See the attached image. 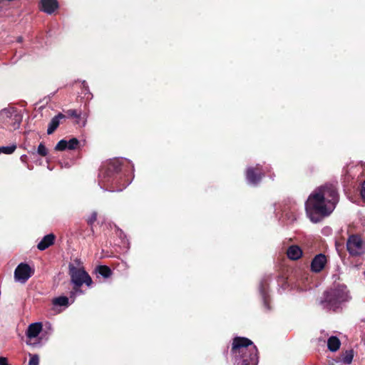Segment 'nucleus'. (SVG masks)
I'll return each mask as SVG.
<instances>
[{"mask_svg": "<svg viewBox=\"0 0 365 365\" xmlns=\"http://www.w3.org/2000/svg\"><path fill=\"white\" fill-rule=\"evenodd\" d=\"M42 330V324L41 322H35L31 324L26 330V335L27 337L26 344L33 347L40 345L39 341H36V338Z\"/></svg>", "mask_w": 365, "mask_h": 365, "instance_id": "9", "label": "nucleus"}, {"mask_svg": "<svg viewBox=\"0 0 365 365\" xmlns=\"http://www.w3.org/2000/svg\"><path fill=\"white\" fill-rule=\"evenodd\" d=\"M341 346V341L336 336H331L327 341V347L330 351H336Z\"/></svg>", "mask_w": 365, "mask_h": 365, "instance_id": "17", "label": "nucleus"}, {"mask_svg": "<svg viewBox=\"0 0 365 365\" xmlns=\"http://www.w3.org/2000/svg\"><path fill=\"white\" fill-rule=\"evenodd\" d=\"M346 247L351 255H360L365 252V245L360 237L351 235L349 237Z\"/></svg>", "mask_w": 365, "mask_h": 365, "instance_id": "8", "label": "nucleus"}, {"mask_svg": "<svg viewBox=\"0 0 365 365\" xmlns=\"http://www.w3.org/2000/svg\"><path fill=\"white\" fill-rule=\"evenodd\" d=\"M58 6L57 0H41L39 2V9L47 14H52Z\"/></svg>", "mask_w": 365, "mask_h": 365, "instance_id": "12", "label": "nucleus"}, {"mask_svg": "<svg viewBox=\"0 0 365 365\" xmlns=\"http://www.w3.org/2000/svg\"><path fill=\"white\" fill-rule=\"evenodd\" d=\"M305 210L312 222L317 223L319 221V187H317L309 196L305 203Z\"/></svg>", "mask_w": 365, "mask_h": 365, "instance_id": "5", "label": "nucleus"}, {"mask_svg": "<svg viewBox=\"0 0 365 365\" xmlns=\"http://www.w3.org/2000/svg\"><path fill=\"white\" fill-rule=\"evenodd\" d=\"M54 306L68 307L69 305V299L67 297L61 296L56 297L52 300Z\"/></svg>", "mask_w": 365, "mask_h": 365, "instance_id": "18", "label": "nucleus"}, {"mask_svg": "<svg viewBox=\"0 0 365 365\" xmlns=\"http://www.w3.org/2000/svg\"><path fill=\"white\" fill-rule=\"evenodd\" d=\"M351 297L344 285H340L324 293V301L323 302L329 309L336 310L343 303L349 302Z\"/></svg>", "mask_w": 365, "mask_h": 365, "instance_id": "4", "label": "nucleus"}, {"mask_svg": "<svg viewBox=\"0 0 365 365\" xmlns=\"http://www.w3.org/2000/svg\"><path fill=\"white\" fill-rule=\"evenodd\" d=\"M354 358V351L352 349L346 350L341 355V361L346 364H350Z\"/></svg>", "mask_w": 365, "mask_h": 365, "instance_id": "20", "label": "nucleus"}, {"mask_svg": "<svg viewBox=\"0 0 365 365\" xmlns=\"http://www.w3.org/2000/svg\"><path fill=\"white\" fill-rule=\"evenodd\" d=\"M39 358L38 355H31V358L29 362V365H38Z\"/></svg>", "mask_w": 365, "mask_h": 365, "instance_id": "26", "label": "nucleus"}, {"mask_svg": "<svg viewBox=\"0 0 365 365\" xmlns=\"http://www.w3.org/2000/svg\"><path fill=\"white\" fill-rule=\"evenodd\" d=\"M64 117V115L62 113H58L51 120L47 129V133L48 135L52 134L56 130L60 124V120L63 119Z\"/></svg>", "mask_w": 365, "mask_h": 365, "instance_id": "16", "label": "nucleus"}, {"mask_svg": "<svg viewBox=\"0 0 365 365\" xmlns=\"http://www.w3.org/2000/svg\"><path fill=\"white\" fill-rule=\"evenodd\" d=\"M261 167L257 165L255 168L249 167L246 172V179L249 184L257 185L261 180L264 173L260 172Z\"/></svg>", "mask_w": 365, "mask_h": 365, "instance_id": "10", "label": "nucleus"}, {"mask_svg": "<svg viewBox=\"0 0 365 365\" xmlns=\"http://www.w3.org/2000/svg\"><path fill=\"white\" fill-rule=\"evenodd\" d=\"M361 197L365 200V181L363 182L361 185Z\"/></svg>", "mask_w": 365, "mask_h": 365, "instance_id": "31", "label": "nucleus"}, {"mask_svg": "<svg viewBox=\"0 0 365 365\" xmlns=\"http://www.w3.org/2000/svg\"><path fill=\"white\" fill-rule=\"evenodd\" d=\"M16 148V145L14 144L9 145V146L0 147V154L1 153H4V154H7V155L11 154L15 151Z\"/></svg>", "mask_w": 365, "mask_h": 365, "instance_id": "22", "label": "nucleus"}, {"mask_svg": "<svg viewBox=\"0 0 365 365\" xmlns=\"http://www.w3.org/2000/svg\"><path fill=\"white\" fill-rule=\"evenodd\" d=\"M97 219V213L96 212H93L91 213L90 217L87 220V222L88 225H92Z\"/></svg>", "mask_w": 365, "mask_h": 365, "instance_id": "27", "label": "nucleus"}, {"mask_svg": "<svg viewBox=\"0 0 365 365\" xmlns=\"http://www.w3.org/2000/svg\"><path fill=\"white\" fill-rule=\"evenodd\" d=\"M322 232H323L324 235L328 236V235H329L331 233V229L329 227H325L322 230Z\"/></svg>", "mask_w": 365, "mask_h": 365, "instance_id": "29", "label": "nucleus"}, {"mask_svg": "<svg viewBox=\"0 0 365 365\" xmlns=\"http://www.w3.org/2000/svg\"><path fill=\"white\" fill-rule=\"evenodd\" d=\"M78 145L79 140L76 138H73L69 140L62 139L56 144L55 150L58 151H63L66 149L72 150L78 148Z\"/></svg>", "mask_w": 365, "mask_h": 365, "instance_id": "11", "label": "nucleus"}, {"mask_svg": "<svg viewBox=\"0 0 365 365\" xmlns=\"http://www.w3.org/2000/svg\"><path fill=\"white\" fill-rule=\"evenodd\" d=\"M83 292L81 289V287H76L74 286L73 290L71 292L70 297L72 298V302H74L75 297L76 294H81Z\"/></svg>", "mask_w": 365, "mask_h": 365, "instance_id": "24", "label": "nucleus"}, {"mask_svg": "<svg viewBox=\"0 0 365 365\" xmlns=\"http://www.w3.org/2000/svg\"><path fill=\"white\" fill-rule=\"evenodd\" d=\"M302 249L296 245L289 246L287 250V257L291 260H298L302 257Z\"/></svg>", "mask_w": 365, "mask_h": 365, "instance_id": "14", "label": "nucleus"}, {"mask_svg": "<svg viewBox=\"0 0 365 365\" xmlns=\"http://www.w3.org/2000/svg\"><path fill=\"white\" fill-rule=\"evenodd\" d=\"M68 269L71 282L74 286L81 287L83 284L88 287L91 285L92 279L83 268H78L73 264H69Z\"/></svg>", "mask_w": 365, "mask_h": 365, "instance_id": "6", "label": "nucleus"}, {"mask_svg": "<svg viewBox=\"0 0 365 365\" xmlns=\"http://www.w3.org/2000/svg\"><path fill=\"white\" fill-rule=\"evenodd\" d=\"M339 195L335 183L321 186V218L329 216L335 209Z\"/></svg>", "mask_w": 365, "mask_h": 365, "instance_id": "3", "label": "nucleus"}, {"mask_svg": "<svg viewBox=\"0 0 365 365\" xmlns=\"http://www.w3.org/2000/svg\"><path fill=\"white\" fill-rule=\"evenodd\" d=\"M83 86L84 88L87 87L86 83L85 81L83 82Z\"/></svg>", "mask_w": 365, "mask_h": 365, "instance_id": "33", "label": "nucleus"}, {"mask_svg": "<svg viewBox=\"0 0 365 365\" xmlns=\"http://www.w3.org/2000/svg\"><path fill=\"white\" fill-rule=\"evenodd\" d=\"M34 274V269L25 262H21L15 269L14 279L21 284L26 283Z\"/></svg>", "mask_w": 365, "mask_h": 365, "instance_id": "7", "label": "nucleus"}, {"mask_svg": "<svg viewBox=\"0 0 365 365\" xmlns=\"http://www.w3.org/2000/svg\"><path fill=\"white\" fill-rule=\"evenodd\" d=\"M232 352L235 365H257V349L253 342L245 337H235Z\"/></svg>", "mask_w": 365, "mask_h": 365, "instance_id": "2", "label": "nucleus"}, {"mask_svg": "<svg viewBox=\"0 0 365 365\" xmlns=\"http://www.w3.org/2000/svg\"><path fill=\"white\" fill-rule=\"evenodd\" d=\"M55 236L53 234H48L43 237L38 242L37 247L39 250H45L54 242Z\"/></svg>", "mask_w": 365, "mask_h": 365, "instance_id": "15", "label": "nucleus"}, {"mask_svg": "<svg viewBox=\"0 0 365 365\" xmlns=\"http://www.w3.org/2000/svg\"><path fill=\"white\" fill-rule=\"evenodd\" d=\"M311 269L312 272H319V254L316 255L314 257L311 264Z\"/></svg>", "mask_w": 365, "mask_h": 365, "instance_id": "21", "label": "nucleus"}, {"mask_svg": "<svg viewBox=\"0 0 365 365\" xmlns=\"http://www.w3.org/2000/svg\"><path fill=\"white\" fill-rule=\"evenodd\" d=\"M0 365H9L8 364V359L6 357L0 356Z\"/></svg>", "mask_w": 365, "mask_h": 365, "instance_id": "30", "label": "nucleus"}, {"mask_svg": "<svg viewBox=\"0 0 365 365\" xmlns=\"http://www.w3.org/2000/svg\"><path fill=\"white\" fill-rule=\"evenodd\" d=\"M96 272L104 278L109 277L111 274V269L106 265H100L96 268Z\"/></svg>", "mask_w": 365, "mask_h": 365, "instance_id": "19", "label": "nucleus"}, {"mask_svg": "<svg viewBox=\"0 0 365 365\" xmlns=\"http://www.w3.org/2000/svg\"><path fill=\"white\" fill-rule=\"evenodd\" d=\"M66 114L68 116L75 118H79L81 116V113L74 109L68 110L66 111Z\"/></svg>", "mask_w": 365, "mask_h": 365, "instance_id": "25", "label": "nucleus"}, {"mask_svg": "<svg viewBox=\"0 0 365 365\" xmlns=\"http://www.w3.org/2000/svg\"><path fill=\"white\" fill-rule=\"evenodd\" d=\"M124 163H130L127 160L115 158L102 165L98 174V185L103 190L119 192L131 183V180H123L120 175Z\"/></svg>", "mask_w": 365, "mask_h": 365, "instance_id": "1", "label": "nucleus"}, {"mask_svg": "<svg viewBox=\"0 0 365 365\" xmlns=\"http://www.w3.org/2000/svg\"><path fill=\"white\" fill-rule=\"evenodd\" d=\"M37 153L41 156H46L48 154V149L46 148L43 143H41L37 149Z\"/></svg>", "mask_w": 365, "mask_h": 365, "instance_id": "23", "label": "nucleus"}, {"mask_svg": "<svg viewBox=\"0 0 365 365\" xmlns=\"http://www.w3.org/2000/svg\"><path fill=\"white\" fill-rule=\"evenodd\" d=\"M22 41H23V38H22V37H21V36H19V37L17 38V41H18L19 43H21V42H22Z\"/></svg>", "mask_w": 365, "mask_h": 365, "instance_id": "32", "label": "nucleus"}, {"mask_svg": "<svg viewBox=\"0 0 365 365\" xmlns=\"http://www.w3.org/2000/svg\"><path fill=\"white\" fill-rule=\"evenodd\" d=\"M269 278L263 279L259 284V292L262 296V299L263 301L264 307L267 310H269Z\"/></svg>", "mask_w": 365, "mask_h": 365, "instance_id": "13", "label": "nucleus"}, {"mask_svg": "<svg viewBox=\"0 0 365 365\" xmlns=\"http://www.w3.org/2000/svg\"><path fill=\"white\" fill-rule=\"evenodd\" d=\"M327 257L324 255L321 254V270H322L327 263Z\"/></svg>", "mask_w": 365, "mask_h": 365, "instance_id": "28", "label": "nucleus"}]
</instances>
